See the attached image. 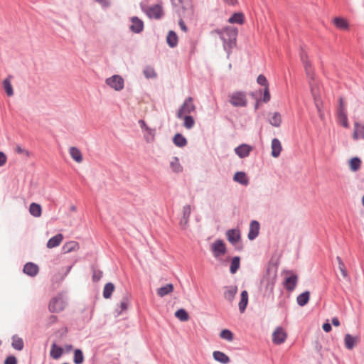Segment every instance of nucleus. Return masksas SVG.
Returning a JSON list of instances; mask_svg holds the SVG:
<instances>
[{"label": "nucleus", "instance_id": "f257e3e1", "mask_svg": "<svg viewBox=\"0 0 364 364\" xmlns=\"http://www.w3.org/2000/svg\"><path fill=\"white\" fill-rule=\"evenodd\" d=\"M215 33H218L223 43L224 50L229 55L231 50L236 45L238 30L233 26H227L223 29H216Z\"/></svg>", "mask_w": 364, "mask_h": 364}, {"label": "nucleus", "instance_id": "f03ea898", "mask_svg": "<svg viewBox=\"0 0 364 364\" xmlns=\"http://www.w3.org/2000/svg\"><path fill=\"white\" fill-rule=\"evenodd\" d=\"M66 306V301L64 299L63 295L59 294L53 297L48 305V309L52 313H59L62 311Z\"/></svg>", "mask_w": 364, "mask_h": 364}, {"label": "nucleus", "instance_id": "7ed1b4c3", "mask_svg": "<svg viewBox=\"0 0 364 364\" xmlns=\"http://www.w3.org/2000/svg\"><path fill=\"white\" fill-rule=\"evenodd\" d=\"M193 101V99L191 97H188L184 100L176 113L178 119H182L184 114H189L196 110V106Z\"/></svg>", "mask_w": 364, "mask_h": 364}, {"label": "nucleus", "instance_id": "20e7f679", "mask_svg": "<svg viewBox=\"0 0 364 364\" xmlns=\"http://www.w3.org/2000/svg\"><path fill=\"white\" fill-rule=\"evenodd\" d=\"M210 251L213 257L216 259L223 256L227 252L226 246L223 240L220 239L215 240L210 245Z\"/></svg>", "mask_w": 364, "mask_h": 364}, {"label": "nucleus", "instance_id": "39448f33", "mask_svg": "<svg viewBox=\"0 0 364 364\" xmlns=\"http://www.w3.org/2000/svg\"><path fill=\"white\" fill-rule=\"evenodd\" d=\"M230 103L234 107H245L247 105L246 95L244 92H235L230 95Z\"/></svg>", "mask_w": 364, "mask_h": 364}, {"label": "nucleus", "instance_id": "423d86ee", "mask_svg": "<svg viewBox=\"0 0 364 364\" xmlns=\"http://www.w3.org/2000/svg\"><path fill=\"white\" fill-rule=\"evenodd\" d=\"M337 117L339 123L345 128H348L349 124L346 112L343 107V100L342 97L339 98V107L337 111Z\"/></svg>", "mask_w": 364, "mask_h": 364}, {"label": "nucleus", "instance_id": "0eeeda50", "mask_svg": "<svg viewBox=\"0 0 364 364\" xmlns=\"http://www.w3.org/2000/svg\"><path fill=\"white\" fill-rule=\"evenodd\" d=\"M106 83L116 91H120L124 88V79L118 75H114L107 78Z\"/></svg>", "mask_w": 364, "mask_h": 364}, {"label": "nucleus", "instance_id": "6e6552de", "mask_svg": "<svg viewBox=\"0 0 364 364\" xmlns=\"http://www.w3.org/2000/svg\"><path fill=\"white\" fill-rule=\"evenodd\" d=\"M298 283V277L296 274L291 273L289 276L285 277L283 282L284 288L289 292L293 291Z\"/></svg>", "mask_w": 364, "mask_h": 364}, {"label": "nucleus", "instance_id": "1a4fd4ad", "mask_svg": "<svg viewBox=\"0 0 364 364\" xmlns=\"http://www.w3.org/2000/svg\"><path fill=\"white\" fill-rule=\"evenodd\" d=\"M287 338V333L280 326L277 327L272 333V341L274 344L280 345L283 343Z\"/></svg>", "mask_w": 364, "mask_h": 364}, {"label": "nucleus", "instance_id": "9d476101", "mask_svg": "<svg viewBox=\"0 0 364 364\" xmlns=\"http://www.w3.org/2000/svg\"><path fill=\"white\" fill-rule=\"evenodd\" d=\"M132 24L129 26V29L134 33H140L144 30V22L142 20L139 18L137 16H133L131 18Z\"/></svg>", "mask_w": 364, "mask_h": 364}, {"label": "nucleus", "instance_id": "9b49d317", "mask_svg": "<svg viewBox=\"0 0 364 364\" xmlns=\"http://www.w3.org/2000/svg\"><path fill=\"white\" fill-rule=\"evenodd\" d=\"M252 147L247 144H242L235 148V153L240 158L244 159L250 155Z\"/></svg>", "mask_w": 364, "mask_h": 364}, {"label": "nucleus", "instance_id": "f8f14e48", "mask_svg": "<svg viewBox=\"0 0 364 364\" xmlns=\"http://www.w3.org/2000/svg\"><path fill=\"white\" fill-rule=\"evenodd\" d=\"M226 236L232 245H236L241 239L240 232L238 229H230L226 232Z\"/></svg>", "mask_w": 364, "mask_h": 364}, {"label": "nucleus", "instance_id": "ddd939ff", "mask_svg": "<svg viewBox=\"0 0 364 364\" xmlns=\"http://www.w3.org/2000/svg\"><path fill=\"white\" fill-rule=\"evenodd\" d=\"M146 14L149 18H160L162 16L161 6L159 4H155L149 7L146 10Z\"/></svg>", "mask_w": 364, "mask_h": 364}, {"label": "nucleus", "instance_id": "4468645a", "mask_svg": "<svg viewBox=\"0 0 364 364\" xmlns=\"http://www.w3.org/2000/svg\"><path fill=\"white\" fill-rule=\"evenodd\" d=\"M23 272L24 274L30 277H35L39 272V268L37 264L33 262H27L25 264Z\"/></svg>", "mask_w": 364, "mask_h": 364}, {"label": "nucleus", "instance_id": "2eb2a0df", "mask_svg": "<svg viewBox=\"0 0 364 364\" xmlns=\"http://www.w3.org/2000/svg\"><path fill=\"white\" fill-rule=\"evenodd\" d=\"M259 232V223L257 220H252L250 224V230L248 232V239L250 240H255Z\"/></svg>", "mask_w": 364, "mask_h": 364}, {"label": "nucleus", "instance_id": "dca6fc26", "mask_svg": "<svg viewBox=\"0 0 364 364\" xmlns=\"http://www.w3.org/2000/svg\"><path fill=\"white\" fill-rule=\"evenodd\" d=\"M271 148V155L274 158L278 157L280 155L282 151V144L280 141L277 138H274L272 140Z\"/></svg>", "mask_w": 364, "mask_h": 364}, {"label": "nucleus", "instance_id": "f3484780", "mask_svg": "<svg viewBox=\"0 0 364 364\" xmlns=\"http://www.w3.org/2000/svg\"><path fill=\"white\" fill-rule=\"evenodd\" d=\"M233 180L243 186H247L249 183V180L247 177V175L243 171L236 172L233 176Z\"/></svg>", "mask_w": 364, "mask_h": 364}, {"label": "nucleus", "instance_id": "a211bd4d", "mask_svg": "<svg viewBox=\"0 0 364 364\" xmlns=\"http://www.w3.org/2000/svg\"><path fill=\"white\" fill-rule=\"evenodd\" d=\"M213 358L223 364H227L230 362V358L223 352L215 350L213 353Z\"/></svg>", "mask_w": 364, "mask_h": 364}, {"label": "nucleus", "instance_id": "6ab92c4d", "mask_svg": "<svg viewBox=\"0 0 364 364\" xmlns=\"http://www.w3.org/2000/svg\"><path fill=\"white\" fill-rule=\"evenodd\" d=\"M63 353V349L62 347L58 346L56 343H53L50 352V356L53 359H59Z\"/></svg>", "mask_w": 364, "mask_h": 364}, {"label": "nucleus", "instance_id": "aec40b11", "mask_svg": "<svg viewBox=\"0 0 364 364\" xmlns=\"http://www.w3.org/2000/svg\"><path fill=\"white\" fill-rule=\"evenodd\" d=\"M166 43L170 48H175L178 44V36L173 31H169L166 36Z\"/></svg>", "mask_w": 364, "mask_h": 364}, {"label": "nucleus", "instance_id": "412c9836", "mask_svg": "<svg viewBox=\"0 0 364 364\" xmlns=\"http://www.w3.org/2000/svg\"><path fill=\"white\" fill-rule=\"evenodd\" d=\"M63 238V237L62 234L58 233L55 235V236L52 237L48 240L47 242V247L53 248L58 246L60 244Z\"/></svg>", "mask_w": 364, "mask_h": 364}, {"label": "nucleus", "instance_id": "4be33fe9", "mask_svg": "<svg viewBox=\"0 0 364 364\" xmlns=\"http://www.w3.org/2000/svg\"><path fill=\"white\" fill-rule=\"evenodd\" d=\"M241 299L240 301L239 302V310L241 313L244 312L245 310L247 308V304H248V293L246 290H243L241 292Z\"/></svg>", "mask_w": 364, "mask_h": 364}, {"label": "nucleus", "instance_id": "5701e85b", "mask_svg": "<svg viewBox=\"0 0 364 364\" xmlns=\"http://www.w3.org/2000/svg\"><path fill=\"white\" fill-rule=\"evenodd\" d=\"M173 142L176 146L180 148L184 147L188 143L186 137L180 133H177L174 135Z\"/></svg>", "mask_w": 364, "mask_h": 364}, {"label": "nucleus", "instance_id": "b1692460", "mask_svg": "<svg viewBox=\"0 0 364 364\" xmlns=\"http://www.w3.org/2000/svg\"><path fill=\"white\" fill-rule=\"evenodd\" d=\"M309 299L310 292L309 291H305L297 296L296 301L299 306H304L308 304Z\"/></svg>", "mask_w": 364, "mask_h": 364}, {"label": "nucleus", "instance_id": "393cba45", "mask_svg": "<svg viewBox=\"0 0 364 364\" xmlns=\"http://www.w3.org/2000/svg\"><path fill=\"white\" fill-rule=\"evenodd\" d=\"M29 213L33 217H40L42 213V208L41 205L36 203H31L29 206Z\"/></svg>", "mask_w": 364, "mask_h": 364}, {"label": "nucleus", "instance_id": "a878e982", "mask_svg": "<svg viewBox=\"0 0 364 364\" xmlns=\"http://www.w3.org/2000/svg\"><path fill=\"white\" fill-rule=\"evenodd\" d=\"M170 167L171 170L176 173H181L183 171V167L179 163V159L177 156H174L172 158L170 161Z\"/></svg>", "mask_w": 364, "mask_h": 364}, {"label": "nucleus", "instance_id": "bb28decb", "mask_svg": "<svg viewBox=\"0 0 364 364\" xmlns=\"http://www.w3.org/2000/svg\"><path fill=\"white\" fill-rule=\"evenodd\" d=\"M240 267V257L235 256L232 258L230 267V272L231 274H235Z\"/></svg>", "mask_w": 364, "mask_h": 364}, {"label": "nucleus", "instance_id": "cd10ccee", "mask_svg": "<svg viewBox=\"0 0 364 364\" xmlns=\"http://www.w3.org/2000/svg\"><path fill=\"white\" fill-rule=\"evenodd\" d=\"M173 290V286L172 284H167L164 287H161L157 289V294L159 296L163 297L171 292H172Z\"/></svg>", "mask_w": 364, "mask_h": 364}, {"label": "nucleus", "instance_id": "c85d7f7f", "mask_svg": "<svg viewBox=\"0 0 364 364\" xmlns=\"http://www.w3.org/2000/svg\"><path fill=\"white\" fill-rule=\"evenodd\" d=\"M269 122L270 124L275 127H280L282 124V117L281 114L275 112L272 114V117L269 118Z\"/></svg>", "mask_w": 364, "mask_h": 364}, {"label": "nucleus", "instance_id": "c756f323", "mask_svg": "<svg viewBox=\"0 0 364 364\" xmlns=\"http://www.w3.org/2000/svg\"><path fill=\"white\" fill-rule=\"evenodd\" d=\"M311 95L314 100L315 106L316 107L318 113H321V109H322V101L321 100L320 95H317L315 92V89L313 86H311Z\"/></svg>", "mask_w": 364, "mask_h": 364}, {"label": "nucleus", "instance_id": "7c9ffc66", "mask_svg": "<svg viewBox=\"0 0 364 364\" xmlns=\"http://www.w3.org/2000/svg\"><path fill=\"white\" fill-rule=\"evenodd\" d=\"M356 342V338L350 334H346L344 338L345 346L347 349L351 350L354 348Z\"/></svg>", "mask_w": 364, "mask_h": 364}, {"label": "nucleus", "instance_id": "2f4dec72", "mask_svg": "<svg viewBox=\"0 0 364 364\" xmlns=\"http://www.w3.org/2000/svg\"><path fill=\"white\" fill-rule=\"evenodd\" d=\"M228 22L230 23L242 24L244 22V15L240 12L234 13L228 19Z\"/></svg>", "mask_w": 364, "mask_h": 364}, {"label": "nucleus", "instance_id": "473e14b6", "mask_svg": "<svg viewBox=\"0 0 364 364\" xmlns=\"http://www.w3.org/2000/svg\"><path fill=\"white\" fill-rule=\"evenodd\" d=\"M12 347L17 350H21L23 348V339L18 337L17 335H14L12 336Z\"/></svg>", "mask_w": 364, "mask_h": 364}, {"label": "nucleus", "instance_id": "72a5a7b5", "mask_svg": "<svg viewBox=\"0 0 364 364\" xmlns=\"http://www.w3.org/2000/svg\"><path fill=\"white\" fill-rule=\"evenodd\" d=\"M237 291V287L230 286L228 287V290L225 291L224 296L228 301H232L234 299Z\"/></svg>", "mask_w": 364, "mask_h": 364}, {"label": "nucleus", "instance_id": "f704fd0d", "mask_svg": "<svg viewBox=\"0 0 364 364\" xmlns=\"http://www.w3.org/2000/svg\"><path fill=\"white\" fill-rule=\"evenodd\" d=\"M276 282V276L269 277L266 279L265 284V290L269 292V294H272L274 289V285Z\"/></svg>", "mask_w": 364, "mask_h": 364}, {"label": "nucleus", "instance_id": "c9c22d12", "mask_svg": "<svg viewBox=\"0 0 364 364\" xmlns=\"http://www.w3.org/2000/svg\"><path fill=\"white\" fill-rule=\"evenodd\" d=\"M70 154L71 157L76 161V162H81L82 161V156L81 154L80 151L74 146H72L70 148Z\"/></svg>", "mask_w": 364, "mask_h": 364}, {"label": "nucleus", "instance_id": "e433bc0d", "mask_svg": "<svg viewBox=\"0 0 364 364\" xmlns=\"http://www.w3.org/2000/svg\"><path fill=\"white\" fill-rule=\"evenodd\" d=\"M114 290V285L112 282L107 283L103 289V296L105 299H109Z\"/></svg>", "mask_w": 364, "mask_h": 364}, {"label": "nucleus", "instance_id": "4c0bfd02", "mask_svg": "<svg viewBox=\"0 0 364 364\" xmlns=\"http://www.w3.org/2000/svg\"><path fill=\"white\" fill-rule=\"evenodd\" d=\"M182 119H183L184 121L183 126L185 128L191 129V128L193 127L195 124V120L192 116H191L190 114H186L184 117L183 116Z\"/></svg>", "mask_w": 364, "mask_h": 364}, {"label": "nucleus", "instance_id": "58836bf2", "mask_svg": "<svg viewBox=\"0 0 364 364\" xmlns=\"http://www.w3.org/2000/svg\"><path fill=\"white\" fill-rule=\"evenodd\" d=\"M84 361L83 353L80 349L74 350L73 362L75 364H82Z\"/></svg>", "mask_w": 364, "mask_h": 364}, {"label": "nucleus", "instance_id": "ea45409f", "mask_svg": "<svg viewBox=\"0 0 364 364\" xmlns=\"http://www.w3.org/2000/svg\"><path fill=\"white\" fill-rule=\"evenodd\" d=\"M361 164V161L358 157H353L349 161L350 168L352 171H357Z\"/></svg>", "mask_w": 364, "mask_h": 364}, {"label": "nucleus", "instance_id": "a19ab883", "mask_svg": "<svg viewBox=\"0 0 364 364\" xmlns=\"http://www.w3.org/2000/svg\"><path fill=\"white\" fill-rule=\"evenodd\" d=\"M3 87L8 96L11 97L14 95V90L10 79L6 78L4 80Z\"/></svg>", "mask_w": 364, "mask_h": 364}, {"label": "nucleus", "instance_id": "79ce46f5", "mask_svg": "<svg viewBox=\"0 0 364 364\" xmlns=\"http://www.w3.org/2000/svg\"><path fill=\"white\" fill-rule=\"evenodd\" d=\"M175 316L181 321H186L188 318V314L184 309H179L175 312Z\"/></svg>", "mask_w": 364, "mask_h": 364}, {"label": "nucleus", "instance_id": "37998d69", "mask_svg": "<svg viewBox=\"0 0 364 364\" xmlns=\"http://www.w3.org/2000/svg\"><path fill=\"white\" fill-rule=\"evenodd\" d=\"M77 247V243L75 241H70L63 246V252L64 253H68L75 250Z\"/></svg>", "mask_w": 364, "mask_h": 364}, {"label": "nucleus", "instance_id": "c03bdc74", "mask_svg": "<svg viewBox=\"0 0 364 364\" xmlns=\"http://www.w3.org/2000/svg\"><path fill=\"white\" fill-rule=\"evenodd\" d=\"M220 337L228 341H232L234 338L233 333L229 329H223L220 333Z\"/></svg>", "mask_w": 364, "mask_h": 364}, {"label": "nucleus", "instance_id": "a18cd8bd", "mask_svg": "<svg viewBox=\"0 0 364 364\" xmlns=\"http://www.w3.org/2000/svg\"><path fill=\"white\" fill-rule=\"evenodd\" d=\"M334 23L336 26V27H338V28L346 29L348 28V24L347 21L343 18H340V17L335 18Z\"/></svg>", "mask_w": 364, "mask_h": 364}, {"label": "nucleus", "instance_id": "49530a36", "mask_svg": "<svg viewBox=\"0 0 364 364\" xmlns=\"http://www.w3.org/2000/svg\"><path fill=\"white\" fill-rule=\"evenodd\" d=\"M191 205H186L183 208V218L181 220V223L184 222L185 224H186L188 221L189 217L191 215Z\"/></svg>", "mask_w": 364, "mask_h": 364}, {"label": "nucleus", "instance_id": "de8ad7c7", "mask_svg": "<svg viewBox=\"0 0 364 364\" xmlns=\"http://www.w3.org/2000/svg\"><path fill=\"white\" fill-rule=\"evenodd\" d=\"M103 273L101 270L92 268V281L94 282H99L102 277Z\"/></svg>", "mask_w": 364, "mask_h": 364}, {"label": "nucleus", "instance_id": "09e8293b", "mask_svg": "<svg viewBox=\"0 0 364 364\" xmlns=\"http://www.w3.org/2000/svg\"><path fill=\"white\" fill-rule=\"evenodd\" d=\"M145 131L147 132V135L144 136L145 140L147 142L152 141L155 135V129L148 127Z\"/></svg>", "mask_w": 364, "mask_h": 364}, {"label": "nucleus", "instance_id": "8fccbe9b", "mask_svg": "<svg viewBox=\"0 0 364 364\" xmlns=\"http://www.w3.org/2000/svg\"><path fill=\"white\" fill-rule=\"evenodd\" d=\"M306 75L311 79L314 80L313 77V72L311 70V65L309 61H304V63H303Z\"/></svg>", "mask_w": 364, "mask_h": 364}, {"label": "nucleus", "instance_id": "3c124183", "mask_svg": "<svg viewBox=\"0 0 364 364\" xmlns=\"http://www.w3.org/2000/svg\"><path fill=\"white\" fill-rule=\"evenodd\" d=\"M144 74L146 78H154L156 77V73L154 70L151 68H146L144 70Z\"/></svg>", "mask_w": 364, "mask_h": 364}, {"label": "nucleus", "instance_id": "603ef678", "mask_svg": "<svg viewBox=\"0 0 364 364\" xmlns=\"http://www.w3.org/2000/svg\"><path fill=\"white\" fill-rule=\"evenodd\" d=\"M257 82L260 85L264 86V88L265 87H268V82H267V78H266V77L264 75H259L257 77Z\"/></svg>", "mask_w": 364, "mask_h": 364}, {"label": "nucleus", "instance_id": "864d4df0", "mask_svg": "<svg viewBox=\"0 0 364 364\" xmlns=\"http://www.w3.org/2000/svg\"><path fill=\"white\" fill-rule=\"evenodd\" d=\"M270 93L269 90V87H265L264 90V95H263V102L267 103L270 100Z\"/></svg>", "mask_w": 364, "mask_h": 364}, {"label": "nucleus", "instance_id": "5fc2aeb1", "mask_svg": "<svg viewBox=\"0 0 364 364\" xmlns=\"http://www.w3.org/2000/svg\"><path fill=\"white\" fill-rule=\"evenodd\" d=\"M4 364H17V360L15 356L9 355L5 359Z\"/></svg>", "mask_w": 364, "mask_h": 364}, {"label": "nucleus", "instance_id": "6e6d98bb", "mask_svg": "<svg viewBox=\"0 0 364 364\" xmlns=\"http://www.w3.org/2000/svg\"><path fill=\"white\" fill-rule=\"evenodd\" d=\"M128 307V299L127 297H124L120 302V308L121 311L119 314H121L122 311H124Z\"/></svg>", "mask_w": 364, "mask_h": 364}, {"label": "nucleus", "instance_id": "4d7b16f0", "mask_svg": "<svg viewBox=\"0 0 364 364\" xmlns=\"http://www.w3.org/2000/svg\"><path fill=\"white\" fill-rule=\"evenodd\" d=\"M354 127H355V131L353 134V138L355 140H358L359 139V136H358V128L360 127L359 122H355Z\"/></svg>", "mask_w": 364, "mask_h": 364}, {"label": "nucleus", "instance_id": "13d9d810", "mask_svg": "<svg viewBox=\"0 0 364 364\" xmlns=\"http://www.w3.org/2000/svg\"><path fill=\"white\" fill-rule=\"evenodd\" d=\"M338 267H339V269L343 275V277L344 278H347L348 277V272L345 268V264L343 262H341L340 265H338Z\"/></svg>", "mask_w": 364, "mask_h": 364}, {"label": "nucleus", "instance_id": "bf43d9fd", "mask_svg": "<svg viewBox=\"0 0 364 364\" xmlns=\"http://www.w3.org/2000/svg\"><path fill=\"white\" fill-rule=\"evenodd\" d=\"M6 162V154L2 152V151H0V166H4Z\"/></svg>", "mask_w": 364, "mask_h": 364}, {"label": "nucleus", "instance_id": "052dcab7", "mask_svg": "<svg viewBox=\"0 0 364 364\" xmlns=\"http://www.w3.org/2000/svg\"><path fill=\"white\" fill-rule=\"evenodd\" d=\"M322 328H323V330L326 333L330 332L332 329L331 324L330 323H328V321L323 324Z\"/></svg>", "mask_w": 364, "mask_h": 364}, {"label": "nucleus", "instance_id": "680f3d73", "mask_svg": "<svg viewBox=\"0 0 364 364\" xmlns=\"http://www.w3.org/2000/svg\"><path fill=\"white\" fill-rule=\"evenodd\" d=\"M16 151L18 154H24L26 156L29 155V152L27 150L22 149L20 146H16Z\"/></svg>", "mask_w": 364, "mask_h": 364}, {"label": "nucleus", "instance_id": "e2e57ef3", "mask_svg": "<svg viewBox=\"0 0 364 364\" xmlns=\"http://www.w3.org/2000/svg\"><path fill=\"white\" fill-rule=\"evenodd\" d=\"M138 123H139V125L140 126L141 129H143V130H146L149 127L146 125L145 121L143 120V119H139Z\"/></svg>", "mask_w": 364, "mask_h": 364}, {"label": "nucleus", "instance_id": "0e129e2a", "mask_svg": "<svg viewBox=\"0 0 364 364\" xmlns=\"http://www.w3.org/2000/svg\"><path fill=\"white\" fill-rule=\"evenodd\" d=\"M57 319H58L57 316H53V315L50 316L48 318V323L49 325H52L57 321Z\"/></svg>", "mask_w": 364, "mask_h": 364}, {"label": "nucleus", "instance_id": "69168bd1", "mask_svg": "<svg viewBox=\"0 0 364 364\" xmlns=\"http://www.w3.org/2000/svg\"><path fill=\"white\" fill-rule=\"evenodd\" d=\"M300 58H301V60L303 63H304V61H308L306 60V58H307L306 53L304 50L301 51V53H300Z\"/></svg>", "mask_w": 364, "mask_h": 364}, {"label": "nucleus", "instance_id": "338daca9", "mask_svg": "<svg viewBox=\"0 0 364 364\" xmlns=\"http://www.w3.org/2000/svg\"><path fill=\"white\" fill-rule=\"evenodd\" d=\"M332 325L334 326H340V321L337 317H334L331 320Z\"/></svg>", "mask_w": 364, "mask_h": 364}, {"label": "nucleus", "instance_id": "774afa93", "mask_svg": "<svg viewBox=\"0 0 364 364\" xmlns=\"http://www.w3.org/2000/svg\"><path fill=\"white\" fill-rule=\"evenodd\" d=\"M358 132L360 134V137L364 139V124L362 126L360 124V127L358 128Z\"/></svg>", "mask_w": 364, "mask_h": 364}]
</instances>
